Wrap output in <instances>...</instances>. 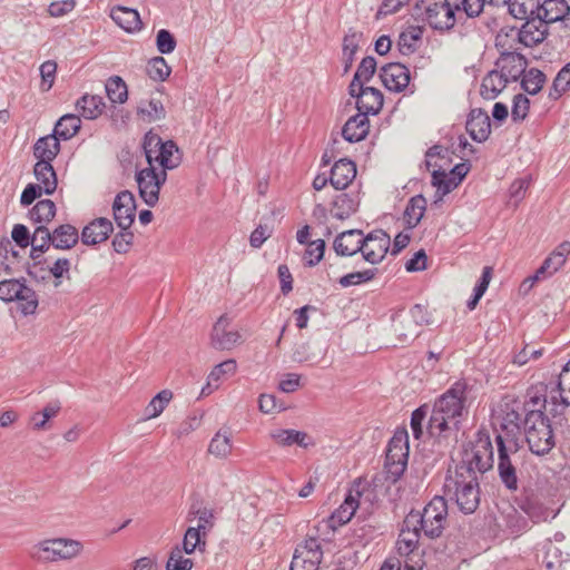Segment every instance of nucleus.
Masks as SVG:
<instances>
[{"label": "nucleus", "instance_id": "obj_40", "mask_svg": "<svg viewBox=\"0 0 570 570\" xmlns=\"http://www.w3.org/2000/svg\"><path fill=\"white\" fill-rule=\"evenodd\" d=\"M61 410L60 401H51L42 409V411L36 412L30 416V423L32 429L36 431L48 430L50 425L49 420L56 417Z\"/></svg>", "mask_w": 570, "mask_h": 570}, {"label": "nucleus", "instance_id": "obj_31", "mask_svg": "<svg viewBox=\"0 0 570 570\" xmlns=\"http://www.w3.org/2000/svg\"><path fill=\"white\" fill-rule=\"evenodd\" d=\"M551 401L557 404L570 405V360L562 367L556 384V389L550 391Z\"/></svg>", "mask_w": 570, "mask_h": 570}, {"label": "nucleus", "instance_id": "obj_45", "mask_svg": "<svg viewBox=\"0 0 570 570\" xmlns=\"http://www.w3.org/2000/svg\"><path fill=\"white\" fill-rule=\"evenodd\" d=\"M206 533L200 531V528L189 527L183 539V548L185 553L191 554L198 549L205 551L206 548Z\"/></svg>", "mask_w": 570, "mask_h": 570}, {"label": "nucleus", "instance_id": "obj_22", "mask_svg": "<svg viewBox=\"0 0 570 570\" xmlns=\"http://www.w3.org/2000/svg\"><path fill=\"white\" fill-rule=\"evenodd\" d=\"M362 230H345L335 237L333 248L338 256H353L362 250Z\"/></svg>", "mask_w": 570, "mask_h": 570}, {"label": "nucleus", "instance_id": "obj_44", "mask_svg": "<svg viewBox=\"0 0 570 570\" xmlns=\"http://www.w3.org/2000/svg\"><path fill=\"white\" fill-rule=\"evenodd\" d=\"M236 362L234 360H227L216 365L208 375L206 386L202 390V395H208L218 387L220 377L225 374H233L236 371Z\"/></svg>", "mask_w": 570, "mask_h": 570}, {"label": "nucleus", "instance_id": "obj_59", "mask_svg": "<svg viewBox=\"0 0 570 570\" xmlns=\"http://www.w3.org/2000/svg\"><path fill=\"white\" fill-rule=\"evenodd\" d=\"M184 550L175 547L167 560L166 570H191L194 563L191 559L183 556Z\"/></svg>", "mask_w": 570, "mask_h": 570}, {"label": "nucleus", "instance_id": "obj_8", "mask_svg": "<svg viewBox=\"0 0 570 570\" xmlns=\"http://www.w3.org/2000/svg\"><path fill=\"white\" fill-rule=\"evenodd\" d=\"M409 444L406 431L396 432L390 440L385 458L386 480L396 482L407 465Z\"/></svg>", "mask_w": 570, "mask_h": 570}, {"label": "nucleus", "instance_id": "obj_16", "mask_svg": "<svg viewBox=\"0 0 570 570\" xmlns=\"http://www.w3.org/2000/svg\"><path fill=\"white\" fill-rule=\"evenodd\" d=\"M548 26L547 20H542L537 16L525 19V22L521 26L518 32L519 41L529 48L541 43L549 33Z\"/></svg>", "mask_w": 570, "mask_h": 570}, {"label": "nucleus", "instance_id": "obj_60", "mask_svg": "<svg viewBox=\"0 0 570 570\" xmlns=\"http://www.w3.org/2000/svg\"><path fill=\"white\" fill-rule=\"evenodd\" d=\"M375 274L376 268L365 269L362 272H353L342 276L338 283L342 287H350L372 281Z\"/></svg>", "mask_w": 570, "mask_h": 570}, {"label": "nucleus", "instance_id": "obj_29", "mask_svg": "<svg viewBox=\"0 0 570 570\" xmlns=\"http://www.w3.org/2000/svg\"><path fill=\"white\" fill-rule=\"evenodd\" d=\"M37 179V186L47 194L51 195L57 189V175L52 165L48 161H37L33 168Z\"/></svg>", "mask_w": 570, "mask_h": 570}, {"label": "nucleus", "instance_id": "obj_12", "mask_svg": "<svg viewBox=\"0 0 570 570\" xmlns=\"http://www.w3.org/2000/svg\"><path fill=\"white\" fill-rule=\"evenodd\" d=\"M362 256L371 264H379L385 257L391 245L390 235L383 229H375L363 235Z\"/></svg>", "mask_w": 570, "mask_h": 570}, {"label": "nucleus", "instance_id": "obj_62", "mask_svg": "<svg viewBox=\"0 0 570 570\" xmlns=\"http://www.w3.org/2000/svg\"><path fill=\"white\" fill-rule=\"evenodd\" d=\"M24 278L17 279H4L0 282V299L10 303L14 301L16 295L20 292V287Z\"/></svg>", "mask_w": 570, "mask_h": 570}, {"label": "nucleus", "instance_id": "obj_46", "mask_svg": "<svg viewBox=\"0 0 570 570\" xmlns=\"http://www.w3.org/2000/svg\"><path fill=\"white\" fill-rule=\"evenodd\" d=\"M137 114L144 121L147 122L160 120L166 116L164 105L157 99L141 101L137 108Z\"/></svg>", "mask_w": 570, "mask_h": 570}, {"label": "nucleus", "instance_id": "obj_26", "mask_svg": "<svg viewBox=\"0 0 570 570\" xmlns=\"http://www.w3.org/2000/svg\"><path fill=\"white\" fill-rule=\"evenodd\" d=\"M370 130V121L364 112L352 116L342 128V136L348 142L363 140Z\"/></svg>", "mask_w": 570, "mask_h": 570}, {"label": "nucleus", "instance_id": "obj_24", "mask_svg": "<svg viewBox=\"0 0 570 570\" xmlns=\"http://www.w3.org/2000/svg\"><path fill=\"white\" fill-rule=\"evenodd\" d=\"M356 176L355 164L346 158L337 160L331 169L330 183L337 189L343 190L354 180Z\"/></svg>", "mask_w": 570, "mask_h": 570}, {"label": "nucleus", "instance_id": "obj_5", "mask_svg": "<svg viewBox=\"0 0 570 570\" xmlns=\"http://www.w3.org/2000/svg\"><path fill=\"white\" fill-rule=\"evenodd\" d=\"M515 503L518 507L509 503L507 508H501L507 537H517L524 531L528 527V519L539 522L543 518L542 507L529 497L517 498Z\"/></svg>", "mask_w": 570, "mask_h": 570}, {"label": "nucleus", "instance_id": "obj_17", "mask_svg": "<svg viewBox=\"0 0 570 570\" xmlns=\"http://www.w3.org/2000/svg\"><path fill=\"white\" fill-rule=\"evenodd\" d=\"M537 17L547 20V23L561 21L570 26V4L567 0H538Z\"/></svg>", "mask_w": 570, "mask_h": 570}, {"label": "nucleus", "instance_id": "obj_63", "mask_svg": "<svg viewBox=\"0 0 570 570\" xmlns=\"http://www.w3.org/2000/svg\"><path fill=\"white\" fill-rule=\"evenodd\" d=\"M70 265L69 259L58 258L51 266H49L48 276H52L55 278V287L60 286L61 278H69Z\"/></svg>", "mask_w": 570, "mask_h": 570}, {"label": "nucleus", "instance_id": "obj_23", "mask_svg": "<svg viewBox=\"0 0 570 570\" xmlns=\"http://www.w3.org/2000/svg\"><path fill=\"white\" fill-rule=\"evenodd\" d=\"M527 60L519 53L501 52V81L518 80L525 71Z\"/></svg>", "mask_w": 570, "mask_h": 570}, {"label": "nucleus", "instance_id": "obj_25", "mask_svg": "<svg viewBox=\"0 0 570 570\" xmlns=\"http://www.w3.org/2000/svg\"><path fill=\"white\" fill-rule=\"evenodd\" d=\"M466 130L475 141H484L491 131V121L487 112L481 109H473L466 120Z\"/></svg>", "mask_w": 570, "mask_h": 570}, {"label": "nucleus", "instance_id": "obj_4", "mask_svg": "<svg viewBox=\"0 0 570 570\" xmlns=\"http://www.w3.org/2000/svg\"><path fill=\"white\" fill-rule=\"evenodd\" d=\"M448 518V503L444 497L435 495L423 509L420 511H411L405 517L406 527H417L422 533L430 539L439 538L446 523Z\"/></svg>", "mask_w": 570, "mask_h": 570}, {"label": "nucleus", "instance_id": "obj_52", "mask_svg": "<svg viewBox=\"0 0 570 570\" xmlns=\"http://www.w3.org/2000/svg\"><path fill=\"white\" fill-rule=\"evenodd\" d=\"M422 37L421 28L411 27L401 32L397 40V47L402 55H410L415 51L416 42Z\"/></svg>", "mask_w": 570, "mask_h": 570}, {"label": "nucleus", "instance_id": "obj_19", "mask_svg": "<svg viewBox=\"0 0 570 570\" xmlns=\"http://www.w3.org/2000/svg\"><path fill=\"white\" fill-rule=\"evenodd\" d=\"M114 218L120 229H128L135 220L136 203L134 195L124 190L120 191L112 205Z\"/></svg>", "mask_w": 570, "mask_h": 570}, {"label": "nucleus", "instance_id": "obj_50", "mask_svg": "<svg viewBox=\"0 0 570 570\" xmlns=\"http://www.w3.org/2000/svg\"><path fill=\"white\" fill-rule=\"evenodd\" d=\"M105 89L111 102L124 104L128 98L127 85L119 76L110 77Z\"/></svg>", "mask_w": 570, "mask_h": 570}, {"label": "nucleus", "instance_id": "obj_13", "mask_svg": "<svg viewBox=\"0 0 570 570\" xmlns=\"http://www.w3.org/2000/svg\"><path fill=\"white\" fill-rule=\"evenodd\" d=\"M29 245H31L30 256L35 261V263L31 266H29L28 275L37 281H45L47 279V276L39 275L38 271H42V268L39 266L40 263L37 262V259H39L40 256L43 253H46L50 248V246H52L51 232L45 225L38 226L35 229L32 237L30 238Z\"/></svg>", "mask_w": 570, "mask_h": 570}, {"label": "nucleus", "instance_id": "obj_57", "mask_svg": "<svg viewBox=\"0 0 570 570\" xmlns=\"http://www.w3.org/2000/svg\"><path fill=\"white\" fill-rule=\"evenodd\" d=\"M208 452L216 458L225 459L232 452V443L229 436L217 432L212 439Z\"/></svg>", "mask_w": 570, "mask_h": 570}, {"label": "nucleus", "instance_id": "obj_49", "mask_svg": "<svg viewBox=\"0 0 570 570\" xmlns=\"http://www.w3.org/2000/svg\"><path fill=\"white\" fill-rule=\"evenodd\" d=\"M521 77V88L529 95L538 94L546 82V75L535 68L524 71Z\"/></svg>", "mask_w": 570, "mask_h": 570}, {"label": "nucleus", "instance_id": "obj_33", "mask_svg": "<svg viewBox=\"0 0 570 570\" xmlns=\"http://www.w3.org/2000/svg\"><path fill=\"white\" fill-rule=\"evenodd\" d=\"M52 246L57 249H70L79 240L78 229L70 224H62L52 232Z\"/></svg>", "mask_w": 570, "mask_h": 570}, {"label": "nucleus", "instance_id": "obj_51", "mask_svg": "<svg viewBox=\"0 0 570 570\" xmlns=\"http://www.w3.org/2000/svg\"><path fill=\"white\" fill-rule=\"evenodd\" d=\"M188 515L197 519V525L195 528H200L203 533L207 534L214 527V512L207 507L191 504Z\"/></svg>", "mask_w": 570, "mask_h": 570}, {"label": "nucleus", "instance_id": "obj_27", "mask_svg": "<svg viewBox=\"0 0 570 570\" xmlns=\"http://www.w3.org/2000/svg\"><path fill=\"white\" fill-rule=\"evenodd\" d=\"M110 17L127 32H134L141 28L140 16L135 9L117 6L111 9Z\"/></svg>", "mask_w": 570, "mask_h": 570}, {"label": "nucleus", "instance_id": "obj_37", "mask_svg": "<svg viewBox=\"0 0 570 570\" xmlns=\"http://www.w3.org/2000/svg\"><path fill=\"white\" fill-rule=\"evenodd\" d=\"M269 436L282 446H291L293 444H297L302 448H307L312 443L309 436L305 432L296 431V430H283L278 429L272 431Z\"/></svg>", "mask_w": 570, "mask_h": 570}, {"label": "nucleus", "instance_id": "obj_39", "mask_svg": "<svg viewBox=\"0 0 570 570\" xmlns=\"http://www.w3.org/2000/svg\"><path fill=\"white\" fill-rule=\"evenodd\" d=\"M426 210V199L422 195H416L410 198L405 210L404 218L409 228H414L419 225Z\"/></svg>", "mask_w": 570, "mask_h": 570}, {"label": "nucleus", "instance_id": "obj_20", "mask_svg": "<svg viewBox=\"0 0 570 570\" xmlns=\"http://www.w3.org/2000/svg\"><path fill=\"white\" fill-rule=\"evenodd\" d=\"M353 97L356 98L358 112H364L365 116L376 115L383 107V94L374 87L362 86V88H356Z\"/></svg>", "mask_w": 570, "mask_h": 570}, {"label": "nucleus", "instance_id": "obj_55", "mask_svg": "<svg viewBox=\"0 0 570 570\" xmlns=\"http://www.w3.org/2000/svg\"><path fill=\"white\" fill-rule=\"evenodd\" d=\"M493 268L491 266H487L483 268L482 276L480 277L478 284L474 287L473 296L468 301L466 306L470 311H473L492 279Z\"/></svg>", "mask_w": 570, "mask_h": 570}, {"label": "nucleus", "instance_id": "obj_64", "mask_svg": "<svg viewBox=\"0 0 570 570\" xmlns=\"http://www.w3.org/2000/svg\"><path fill=\"white\" fill-rule=\"evenodd\" d=\"M541 562L547 570H559L563 563L562 552L559 548L549 544Z\"/></svg>", "mask_w": 570, "mask_h": 570}, {"label": "nucleus", "instance_id": "obj_32", "mask_svg": "<svg viewBox=\"0 0 570 570\" xmlns=\"http://www.w3.org/2000/svg\"><path fill=\"white\" fill-rule=\"evenodd\" d=\"M376 71V60L372 56L362 59L357 70L348 86V94L355 96L356 88H362L374 76Z\"/></svg>", "mask_w": 570, "mask_h": 570}, {"label": "nucleus", "instance_id": "obj_58", "mask_svg": "<svg viewBox=\"0 0 570 570\" xmlns=\"http://www.w3.org/2000/svg\"><path fill=\"white\" fill-rule=\"evenodd\" d=\"M570 254V242L564 240L546 258L552 272L557 273L567 262Z\"/></svg>", "mask_w": 570, "mask_h": 570}, {"label": "nucleus", "instance_id": "obj_48", "mask_svg": "<svg viewBox=\"0 0 570 570\" xmlns=\"http://www.w3.org/2000/svg\"><path fill=\"white\" fill-rule=\"evenodd\" d=\"M531 181V176L527 175L513 180L508 190V200L507 207L515 208L520 202L524 198L525 193L528 190L529 184Z\"/></svg>", "mask_w": 570, "mask_h": 570}, {"label": "nucleus", "instance_id": "obj_42", "mask_svg": "<svg viewBox=\"0 0 570 570\" xmlns=\"http://www.w3.org/2000/svg\"><path fill=\"white\" fill-rule=\"evenodd\" d=\"M538 0H504L509 13L515 19H529L537 16Z\"/></svg>", "mask_w": 570, "mask_h": 570}, {"label": "nucleus", "instance_id": "obj_10", "mask_svg": "<svg viewBox=\"0 0 570 570\" xmlns=\"http://www.w3.org/2000/svg\"><path fill=\"white\" fill-rule=\"evenodd\" d=\"M167 179V173L158 170V167H146L136 173L139 196L150 207L159 200L160 187Z\"/></svg>", "mask_w": 570, "mask_h": 570}, {"label": "nucleus", "instance_id": "obj_18", "mask_svg": "<svg viewBox=\"0 0 570 570\" xmlns=\"http://www.w3.org/2000/svg\"><path fill=\"white\" fill-rule=\"evenodd\" d=\"M380 78L386 89L400 92L409 86L410 71L402 63L391 62L381 68Z\"/></svg>", "mask_w": 570, "mask_h": 570}, {"label": "nucleus", "instance_id": "obj_41", "mask_svg": "<svg viewBox=\"0 0 570 570\" xmlns=\"http://www.w3.org/2000/svg\"><path fill=\"white\" fill-rule=\"evenodd\" d=\"M358 200L348 194H340L333 200L331 215L337 219H346L357 209Z\"/></svg>", "mask_w": 570, "mask_h": 570}, {"label": "nucleus", "instance_id": "obj_15", "mask_svg": "<svg viewBox=\"0 0 570 570\" xmlns=\"http://www.w3.org/2000/svg\"><path fill=\"white\" fill-rule=\"evenodd\" d=\"M232 320L226 315H222L213 326L210 341L216 350H232L242 341L238 331L228 330Z\"/></svg>", "mask_w": 570, "mask_h": 570}, {"label": "nucleus", "instance_id": "obj_38", "mask_svg": "<svg viewBox=\"0 0 570 570\" xmlns=\"http://www.w3.org/2000/svg\"><path fill=\"white\" fill-rule=\"evenodd\" d=\"M81 126L80 118L75 114H67L60 117L53 128V135L58 139L68 140L77 135Z\"/></svg>", "mask_w": 570, "mask_h": 570}, {"label": "nucleus", "instance_id": "obj_35", "mask_svg": "<svg viewBox=\"0 0 570 570\" xmlns=\"http://www.w3.org/2000/svg\"><path fill=\"white\" fill-rule=\"evenodd\" d=\"M13 302H17V309L23 316L35 315L39 305L37 293L26 284V279L23 281L20 292L16 295Z\"/></svg>", "mask_w": 570, "mask_h": 570}, {"label": "nucleus", "instance_id": "obj_34", "mask_svg": "<svg viewBox=\"0 0 570 570\" xmlns=\"http://www.w3.org/2000/svg\"><path fill=\"white\" fill-rule=\"evenodd\" d=\"M509 451L512 452L513 450H510L509 444L504 442L503 435L501 434V483H503L507 489L515 491L518 490V476L508 455Z\"/></svg>", "mask_w": 570, "mask_h": 570}, {"label": "nucleus", "instance_id": "obj_36", "mask_svg": "<svg viewBox=\"0 0 570 570\" xmlns=\"http://www.w3.org/2000/svg\"><path fill=\"white\" fill-rule=\"evenodd\" d=\"M421 532L422 531L419 525L406 527L404 520L396 542L397 552L401 556H409L411 552H413L417 548Z\"/></svg>", "mask_w": 570, "mask_h": 570}, {"label": "nucleus", "instance_id": "obj_61", "mask_svg": "<svg viewBox=\"0 0 570 570\" xmlns=\"http://www.w3.org/2000/svg\"><path fill=\"white\" fill-rule=\"evenodd\" d=\"M530 108V100L523 94H517L512 100L511 117L514 121H522L527 118Z\"/></svg>", "mask_w": 570, "mask_h": 570}, {"label": "nucleus", "instance_id": "obj_30", "mask_svg": "<svg viewBox=\"0 0 570 570\" xmlns=\"http://www.w3.org/2000/svg\"><path fill=\"white\" fill-rule=\"evenodd\" d=\"M60 151V142L53 134L39 138L33 146V156L38 161H51Z\"/></svg>", "mask_w": 570, "mask_h": 570}, {"label": "nucleus", "instance_id": "obj_9", "mask_svg": "<svg viewBox=\"0 0 570 570\" xmlns=\"http://www.w3.org/2000/svg\"><path fill=\"white\" fill-rule=\"evenodd\" d=\"M415 20L428 22L433 29L449 30L455 24V17L451 9L442 2L421 0L412 9Z\"/></svg>", "mask_w": 570, "mask_h": 570}, {"label": "nucleus", "instance_id": "obj_21", "mask_svg": "<svg viewBox=\"0 0 570 570\" xmlns=\"http://www.w3.org/2000/svg\"><path fill=\"white\" fill-rule=\"evenodd\" d=\"M112 223L107 218H96L86 225L81 233V242L85 245H97L108 239L112 233Z\"/></svg>", "mask_w": 570, "mask_h": 570}, {"label": "nucleus", "instance_id": "obj_47", "mask_svg": "<svg viewBox=\"0 0 570 570\" xmlns=\"http://www.w3.org/2000/svg\"><path fill=\"white\" fill-rule=\"evenodd\" d=\"M56 216V205L50 199L38 202L29 212V218L33 223L47 224Z\"/></svg>", "mask_w": 570, "mask_h": 570}, {"label": "nucleus", "instance_id": "obj_1", "mask_svg": "<svg viewBox=\"0 0 570 570\" xmlns=\"http://www.w3.org/2000/svg\"><path fill=\"white\" fill-rule=\"evenodd\" d=\"M547 397L542 387H531L525 395L507 393L501 396V434L510 450H518L523 440L537 455L554 446L549 417L544 414Z\"/></svg>", "mask_w": 570, "mask_h": 570}, {"label": "nucleus", "instance_id": "obj_2", "mask_svg": "<svg viewBox=\"0 0 570 570\" xmlns=\"http://www.w3.org/2000/svg\"><path fill=\"white\" fill-rule=\"evenodd\" d=\"M460 455L454 469H448L443 491L463 513L469 514L480 503L476 473H484L493 466V448L489 435L479 433L475 441L463 446Z\"/></svg>", "mask_w": 570, "mask_h": 570}, {"label": "nucleus", "instance_id": "obj_54", "mask_svg": "<svg viewBox=\"0 0 570 570\" xmlns=\"http://www.w3.org/2000/svg\"><path fill=\"white\" fill-rule=\"evenodd\" d=\"M432 185L436 187L438 200L443 196L454 190L459 184L449 174L442 170H434L432 173Z\"/></svg>", "mask_w": 570, "mask_h": 570}, {"label": "nucleus", "instance_id": "obj_14", "mask_svg": "<svg viewBox=\"0 0 570 570\" xmlns=\"http://www.w3.org/2000/svg\"><path fill=\"white\" fill-rule=\"evenodd\" d=\"M426 311L422 305H414L409 316H399L394 320V331L402 342H406L417 335V326L426 323Z\"/></svg>", "mask_w": 570, "mask_h": 570}, {"label": "nucleus", "instance_id": "obj_43", "mask_svg": "<svg viewBox=\"0 0 570 570\" xmlns=\"http://www.w3.org/2000/svg\"><path fill=\"white\" fill-rule=\"evenodd\" d=\"M76 107L86 119H96L101 115L105 102L100 96L85 95L77 100Z\"/></svg>", "mask_w": 570, "mask_h": 570}, {"label": "nucleus", "instance_id": "obj_28", "mask_svg": "<svg viewBox=\"0 0 570 570\" xmlns=\"http://www.w3.org/2000/svg\"><path fill=\"white\" fill-rule=\"evenodd\" d=\"M357 508V499L348 494L344 502L328 518L327 527L335 530L337 527L346 524L352 519Z\"/></svg>", "mask_w": 570, "mask_h": 570}, {"label": "nucleus", "instance_id": "obj_7", "mask_svg": "<svg viewBox=\"0 0 570 570\" xmlns=\"http://www.w3.org/2000/svg\"><path fill=\"white\" fill-rule=\"evenodd\" d=\"M81 550V542L73 539H46L33 546L31 558L40 562L71 560L78 557Z\"/></svg>", "mask_w": 570, "mask_h": 570}, {"label": "nucleus", "instance_id": "obj_11", "mask_svg": "<svg viewBox=\"0 0 570 570\" xmlns=\"http://www.w3.org/2000/svg\"><path fill=\"white\" fill-rule=\"evenodd\" d=\"M322 559L321 541L308 537L295 548L289 570H318Z\"/></svg>", "mask_w": 570, "mask_h": 570}, {"label": "nucleus", "instance_id": "obj_3", "mask_svg": "<svg viewBox=\"0 0 570 570\" xmlns=\"http://www.w3.org/2000/svg\"><path fill=\"white\" fill-rule=\"evenodd\" d=\"M468 390L465 381H458L435 400L426 425L429 436L441 442L455 435L460 419L468 413Z\"/></svg>", "mask_w": 570, "mask_h": 570}, {"label": "nucleus", "instance_id": "obj_56", "mask_svg": "<svg viewBox=\"0 0 570 570\" xmlns=\"http://www.w3.org/2000/svg\"><path fill=\"white\" fill-rule=\"evenodd\" d=\"M170 71V67L163 57H155L148 61L147 75L155 81L166 80L169 77Z\"/></svg>", "mask_w": 570, "mask_h": 570}, {"label": "nucleus", "instance_id": "obj_6", "mask_svg": "<svg viewBox=\"0 0 570 570\" xmlns=\"http://www.w3.org/2000/svg\"><path fill=\"white\" fill-rule=\"evenodd\" d=\"M142 147L148 166L158 167V170L167 173L178 167L181 161L176 144L173 140L163 141L156 134H146Z\"/></svg>", "mask_w": 570, "mask_h": 570}, {"label": "nucleus", "instance_id": "obj_53", "mask_svg": "<svg viewBox=\"0 0 570 570\" xmlns=\"http://www.w3.org/2000/svg\"><path fill=\"white\" fill-rule=\"evenodd\" d=\"M173 399V392L169 390H163L155 395L145 409V415L147 419H154L159 416L165 407Z\"/></svg>", "mask_w": 570, "mask_h": 570}]
</instances>
